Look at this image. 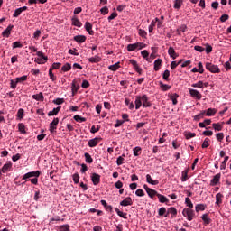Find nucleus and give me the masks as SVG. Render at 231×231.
Segmentation results:
<instances>
[{
	"label": "nucleus",
	"mask_w": 231,
	"mask_h": 231,
	"mask_svg": "<svg viewBox=\"0 0 231 231\" xmlns=\"http://www.w3.org/2000/svg\"><path fill=\"white\" fill-rule=\"evenodd\" d=\"M221 180V173L216 174L213 179L210 180L211 187H216L217 184L219 183Z\"/></svg>",
	"instance_id": "nucleus-9"
},
{
	"label": "nucleus",
	"mask_w": 231,
	"mask_h": 231,
	"mask_svg": "<svg viewBox=\"0 0 231 231\" xmlns=\"http://www.w3.org/2000/svg\"><path fill=\"white\" fill-rule=\"evenodd\" d=\"M15 48H23V43L21 42H13V50H15Z\"/></svg>",
	"instance_id": "nucleus-61"
},
{
	"label": "nucleus",
	"mask_w": 231,
	"mask_h": 231,
	"mask_svg": "<svg viewBox=\"0 0 231 231\" xmlns=\"http://www.w3.org/2000/svg\"><path fill=\"white\" fill-rule=\"evenodd\" d=\"M189 91L190 97H192L193 98H197V100H201L202 95L201 93H199V91L192 88H189Z\"/></svg>",
	"instance_id": "nucleus-6"
},
{
	"label": "nucleus",
	"mask_w": 231,
	"mask_h": 231,
	"mask_svg": "<svg viewBox=\"0 0 231 231\" xmlns=\"http://www.w3.org/2000/svg\"><path fill=\"white\" fill-rule=\"evenodd\" d=\"M161 66H162V59H157L154 61V70L155 71H160Z\"/></svg>",
	"instance_id": "nucleus-28"
},
{
	"label": "nucleus",
	"mask_w": 231,
	"mask_h": 231,
	"mask_svg": "<svg viewBox=\"0 0 231 231\" xmlns=\"http://www.w3.org/2000/svg\"><path fill=\"white\" fill-rule=\"evenodd\" d=\"M89 86H91V84H89V81L83 80V82L81 84V88H83V89H88V88H89Z\"/></svg>",
	"instance_id": "nucleus-60"
},
{
	"label": "nucleus",
	"mask_w": 231,
	"mask_h": 231,
	"mask_svg": "<svg viewBox=\"0 0 231 231\" xmlns=\"http://www.w3.org/2000/svg\"><path fill=\"white\" fill-rule=\"evenodd\" d=\"M223 203V194L217 193L216 195V205H221Z\"/></svg>",
	"instance_id": "nucleus-29"
},
{
	"label": "nucleus",
	"mask_w": 231,
	"mask_h": 231,
	"mask_svg": "<svg viewBox=\"0 0 231 231\" xmlns=\"http://www.w3.org/2000/svg\"><path fill=\"white\" fill-rule=\"evenodd\" d=\"M134 156H140L142 154V148L140 146H136L133 149Z\"/></svg>",
	"instance_id": "nucleus-39"
},
{
	"label": "nucleus",
	"mask_w": 231,
	"mask_h": 231,
	"mask_svg": "<svg viewBox=\"0 0 231 231\" xmlns=\"http://www.w3.org/2000/svg\"><path fill=\"white\" fill-rule=\"evenodd\" d=\"M146 192H147L149 198H152V199L154 198V196H158V194H159L158 191H156L151 188Z\"/></svg>",
	"instance_id": "nucleus-32"
},
{
	"label": "nucleus",
	"mask_w": 231,
	"mask_h": 231,
	"mask_svg": "<svg viewBox=\"0 0 231 231\" xmlns=\"http://www.w3.org/2000/svg\"><path fill=\"white\" fill-rule=\"evenodd\" d=\"M10 167H12V163H5L3 167H2V172L6 173L8 172V169H10Z\"/></svg>",
	"instance_id": "nucleus-48"
},
{
	"label": "nucleus",
	"mask_w": 231,
	"mask_h": 231,
	"mask_svg": "<svg viewBox=\"0 0 231 231\" xmlns=\"http://www.w3.org/2000/svg\"><path fill=\"white\" fill-rule=\"evenodd\" d=\"M205 208H207V205H205V204H197L195 207L196 212H201V211L205 210Z\"/></svg>",
	"instance_id": "nucleus-30"
},
{
	"label": "nucleus",
	"mask_w": 231,
	"mask_h": 231,
	"mask_svg": "<svg viewBox=\"0 0 231 231\" xmlns=\"http://www.w3.org/2000/svg\"><path fill=\"white\" fill-rule=\"evenodd\" d=\"M86 36L85 35H76L74 36V41L76 42H79L80 44H82V42H86Z\"/></svg>",
	"instance_id": "nucleus-17"
},
{
	"label": "nucleus",
	"mask_w": 231,
	"mask_h": 231,
	"mask_svg": "<svg viewBox=\"0 0 231 231\" xmlns=\"http://www.w3.org/2000/svg\"><path fill=\"white\" fill-rule=\"evenodd\" d=\"M32 98L34 100H38L40 102H42L44 100V96L42 95V92H40L39 94L33 95Z\"/></svg>",
	"instance_id": "nucleus-26"
},
{
	"label": "nucleus",
	"mask_w": 231,
	"mask_h": 231,
	"mask_svg": "<svg viewBox=\"0 0 231 231\" xmlns=\"http://www.w3.org/2000/svg\"><path fill=\"white\" fill-rule=\"evenodd\" d=\"M134 50H137L136 49V43L127 45V51H134Z\"/></svg>",
	"instance_id": "nucleus-55"
},
{
	"label": "nucleus",
	"mask_w": 231,
	"mask_h": 231,
	"mask_svg": "<svg viewBox=\"0 0 231 231\" xmlns=\"http://www.w3.org/2000/svg\"><path fill=\"white\" fill-rule=\"evenodd\" d=\"M182 5H183V0H175L173 8H175L176 10H180V8H181Z\"/></svg>",
	"instance_id": "nucleus-31"
},
{
	"label": "nucleus",
	"mask_w": 231,
	"mask_h": 231,
	"mask_svg": "<svg viewBox=\"0 0 231 231\" xmlns=\"http://www.w3.org/2000/svg\"><path fill=\"white\" fill-rule=\"evenodd\" d=\"M135 194H136L137 196H139L140 198L145 196V192H143V189H138L135 191Z\"/></svg>",
	"instance_id": "nucleus-62"
},
{
	"label": "nucleus",
	"mask_w": 231,
	"mask_h": 231,
	"mask_svg": "<svg viewBox=\"0 0 231 231\" xmlns=\"http://www.w3.org/2000/svg\"><path fill=\"white\" fill-rule=\"evenodd\" d=\"M98 131H100V125H97V127H95V125H92L90 129V133H92V134H95V133H98Z\"/></svg>",
	"instance_id": "nucleus-54"
},
{
	"label": "nucleus",
	"mask_w": 231,
	"mask_h": 231,
	"mask_svg": "<svg viewBox=\"0 0 231 231\" xmlns=\"http://www.w3.org/2000/svg\"><path fill=\"white\" fill-rule=\"evenodd\" d=\"M49 77L52 80V82H55L57 80V77L53 74V69H49Z\"/></svg>",
	"instance_id": "nucleus-46"
},
{
	"label": "nucleus",
	"mask_w": 231,
	"mask_h": 231,
	"mask_svg": "<svg viewBox=\"0 0 231 231\" xmlns=\"http://www.w3.org/2000/svg\"><path fill=\"white\" fill-rule=\"evenodd\" d=\"M201 219L204 221L205 225H210V223H212V219L208 217V214L202 215Z\"/></svg>",
	"instance_id": "nucleus-22"
},
{
	"label": "nucleus",
	"mask_w": 231,
	"mask_h": 231,
	"mask_svg": "<svg viewBox=\"0 0 231 231\" xmlns=\"http://www.w3.org/2000/svg\"><path fill=\"white\" fill-rule=\"evenodd\" d=\"M146 181L150 183V185H158V183H160L158 180H153L149 174L146 175Z\"/></svg>",
	"instance_id": "nucleus-23"
},
{
	"label": "nucleus",
	"mask_w": 231,
	"mask_h": 231,
	"mask_svg": "<svg viewBox=\"0 0 231 231\" xmlns=\"http://www.w3.org/2000/svg\"><path fill=\"white\" fill-rule=\"evenodd\" d=\"M191 88H199L200 89H202V88H203V81H198L197 83L192 84Z\"/></svg>",
	"instance_id": "nucleus-56"
},
{
	"label": "nucleus",
	"mask_w": 231,
	"mask_h": 231,
	"mask_svg": "<svg viewBox=\"0 0 231 231\" xmlns=\"http://www.w3.org/2000/svg\"><path fill=\"white\" fill-rule=\"evenodd\" d=\"M85 30L89 33V35H94L93 25L89 22H86Z\"/></svg>",
	"instance_id": "nucleus-16"
},
{
	"label": "nucleus",
	"mask_w": 231,
	"mask_h": 231,
	"mask_svg": "<svg viewBox=\"0 0 231 231\" xmlns=\"http://www.w3.org/2000/svg\"><path fill=\"white\" fill-rule=\"evenodd\" d=\"M57 125H59V118L56 117L53 121L50 124L49 131L50 133H55L57 131Z\"/></svg>",
	"instance_id": "nucleus-5"
},
{
	"label": "nucleus",
	"mask_w": 231,
	"mask_h": 231,
	"mask_svg": "<svg viewBox=\"0 0 231 231\" xmlns=\"http://www.w3.org/2000/svg\"><path fill=\"white\" fill-rule=\"evenodd\" d=\"M60 231H69V225H62L59 226Z\"/></svg>",
	"instance_id": "nucleus-58"
},
{
	"label": "nucleus",
	"mask_w": 231,
	"mask_h": 231,
	"mask_svg": "<svg viewBox=\"0 0 231 231\" xmlns=\"http://www.w3.org/2000/svg\"><path fill=\"white\" fill-rule=\"evenodd\" d=\"M60 108H61L60 106L53 108L52 111H50L48 113V116H55L59 115V111H60Z\"/></svg>",
	"instance_id": "nucleus-24"
},
{
	"label": "nucleus",
	"mask_w": 231,
	"mask_h": 231,
	"mask_svg": "<svg viewBox=\"0 0 231 231\" xmlns=\"http://www.w3.org/2000/svg\"><path fill=\"white\" fill-rule=\"evenodd\" d=\"M217 110L215 108H208L205 113L206 116H214L216 115Z\"/></svg>",
	"instance_id": "nucleus-37"
},
{
	"label": "nucleus",
	"mask_w": 231,
	"mask_h": 231,
	"mask_svg": "<svg viewBox=\"0 0 231 231\" xmlns=\"http://www.w3.org/2000/svg\"><path fill=\"white\" fill-rule=\"evenodd\" d=\"M117 216H119V217H123V219H127V213H124L122 211H120V209H118L117 208H115Z\"/></svg>",
	"instance_id": "nucleus-33"
},
{
	"label": "nucleus",
	"mask_w": 231,
	"mask_h": 231,
	"mask_svg": "<svg viewBox=\"0 0 231 231\" xmlns=\"http://www.w3.org/2000/svg\"><path fill=\"white\" fill-rule=\"evenodd\" d=\"M185 204L189 208H194V204H192V201L189 197L185 199Z\"/></svg>",
	"instance_id": "nucleus-49"
},
{
	"label": "nucleus",
	"mask_w": 231,
	"mask_h": 231,
	"mask_svg": "<svg viewBox=\"0 0 231 231\" xmlns=\"http://www.w3.org/2000/svg\"><path fill=\"white\" fill-rule=\"evenodd\" d=\"M72 24L73 26H77L78 28L82 27V23L80 22V20H79V18H77V16L72 17Z\"/></svg>",
	"instance_id": "nucleus-18"
},
{
	"label": "nucleus",
	"mask_w": 231,
	"mask_h": 231,
	"mask_svg": "<svg viewBox=\"0 0 231 231\" xmlns=\"http://www.w3.org/2000/svg\"><path fill=\"white\" fill-rule=\"evenodd\" d=\"M18 129L22 134H26V126H24V124L19 123Z\"/></svg>",
	"instance_id": "nucleus-35"
},
{
	"label": "nucleus",
	"mask_w": 231,
	"mask_h": 231,
	"mask_svg": "<svg viewBox=\"0 0 231 231\" xmlns=\"http://www.w3.org/2000/svg\"><path fill=\"white\" fill-rule=\"evenodd\" d=\"M210 146V139L206 138L202 143V149H207V147Z\"/></svg>",
	"instance_id": "nucleus-45"
},
{
	"label": "nucleus",
	"mask_w": 231,
	"mask_h": 231,
	"mask_svg": "<svg viewBox=\"0 0 231 231\" xmlns=\"http://www.w3.org/2000/svg\"><path fill=\"white\" fill-rule=\"evenodd\" d=\"M129 64L133 65L134 69H135L136 72L139 73V75H142V68L138 66V62L134 60H129Z\"/></svg>",
	"instance_id": "nucleus-8"
},
{
	"label": "nucleus",
	"mask_w": 231,
	"mask_h": 231,
	"mask_svg": "<svg viewBox=\"0 0 231 231\" xmlns=\"http://www.w3.org/2000/svg\"><path fill=\"white\" fill-rule=\"evenodd\" d=\"M85 162L87 163H93V158L91 157V155L88 152L85 153Z\"/></svg>",
	"instance_id": "nucleus-43"
},
{
	"label": "nucleus",
	"mask_w": 231,
	"mask_h": 231,
	"mask_svg": "<svg viewBox=\"0 0 231 231\" xmlns=\"http://www.w3.org/2000/svg\"><path fill=\"white\" fill-rule=\"evenodd\" d=\"M74 120L76 122H86V118L82 117V116H79V115L74 116Z\"/></svg>",
	"instance_id": "nucleus-53"
},
{
	"label": "nucleus",
	"mask_w": 231,
	"mask_h": 231,
	"mask_svg": "<svg viewBox=\"0 0 231 231\" xmlns=\"http://www.w3.org/2000/svg\"><path fill=\"white\" fill-rule=\"evenodd\" d=\"M21 14H23V11H21L20 8H17V9L14 10L13 17H19V15H21Z\"/></svg>",
	"instance_id": "nucleus-64"
},
{
	"label": "nucleus",
	"mask_w": 231,
	"mask_h": 231,
	"mask_svg": "<svg viewBox=\"0 0 231 231\" xmlns=\"http://www.w3.org/2000/svg\"><path fill=\"white\" fill-rule=\"evenodd\" d=\"M157 198L159 199L160 203H169V199H167V197H165L164 195L162 194H158Z\"/></svg>",
	"instance_id": "nucleus-25"
},
{
	"label": "nucleus",
	"mask_w": 231,
	"mask_h": 231,
	"mask_svg": "<svg viewBox=\"0 0 231 231\" xmlns=\"http://www.w3.org/2000/svg\"><path fill=\"white\" fill-rule=\"evenodd\" d=\"M129 64L133 65L134 69H135L136 72L139 73V75H142V68L138 66V62L134 60H129Z\"/></svg>",
	"instance_id": "nucleus-7"
},
{
	"label": "nucleus",
	"mask_w": 231,
	"mask_h": 231,
	"mask_svg": "<svg viewBox=\"0 0 231 231\" xmlns=\"http://www.w3.org/2000/svg\"><path fill=\"white\" fill-rule=\"evenodd\" d=\"M102 60V58L100 56H94L88 59V61L91 62L92 64H97Z\"/></svg>",
	"instance_id": "nucleus-21"
},
{
	"label": "nucleus",
	"mask_w": 231,
	"mask_h": 231,
	"mask_svg": "<svg viewBox=\"0 0 231 231\" xmlns=\"http://www.w3.org/2000/svg\"><path fill=\"white\" fill-rule=\"evenodd\" d=\"M171 214L172 217H176V216H178V210L176 209V208L171 207L168 209V215Z\"/></svg>",
	"instance_id": "nucleus-27"
},
{
	"label": "nucleus",
	"mask_w": 231,
	"mask_h": 231,
	"mask_svg": "<svg viewBox=\"0 0 231 231\" xmlns=\"http://www.w3.org/2000/svg\"><path fill=\"white\" fill-rule=\"evenodd\" d=\"M17 84H18V81H17L16 78L14 79H11V88H12V89H15L17 88Z\"/></svg>",
	"instance_id": "nucleus-57"
},
{
	"label": "nucleus",
	"mask_w": 231,
	"mask_h": 231,
	"mask_svg": "<svg viewBox=\"0 0 231 231\" xmlns=\"http://www.w3.org/2000/svg\"><path fill=\"white\" fill-rule=\"evenodd\" d=\"M26 80H28V76H22L20 78H16V81L18 82V84L26 82Z\"/></svg>",
	"instance_id": "nucleus-50"
},
{
	"label": "nucleus",
	"mask_w": 231,
	"mask_h": 231,
	"mask_svg": "<svg viewBox=\"0 0 231 231\" xmlns=\"http://www.w3.org/2000/svg\"><path fill=\"white\" fill-rule=\"evenodd\" d=\"M206 69H208V71H210V73L221 72V69H219V67H217V65H214L210 62L206 63Z\"/></svg>",
	"instance_id": "nucleus-3"
},
{
	"label": "nucleus",
	"mask_w": 231,
	"mask_h": 231,
	"mask_svg": "<svg viewBox=\"0 0 231 231\" xmlns=\"http://www.w3.org/2000/svg\"><path fill=\"white\" fill-rule=\"evenodd\" d=\"M124 158H125V154H123L122 156H119L116 160L117 165H124Z\"/></svg>",
	"instance_id": "nucleus-47"
},
{
	"label": "nucleus",
	"mask_w": 231,
	"mask_h": 231,
	"mask_svg": "<svg viewBox=\"0 0 231 231\" xmlns=\"http://www.w3.org/2000/svg\"><path fill=\"white\" fill-rule=\"evenodd\" d=\"M166 213H167V209L163 207L161 208L158 212L159 216H164V217H169V213L167 214Z\"/></svg>",
	"instance_id": "nucleus-34"
},
{
	"label": "nucleus",
	"mask_w": 231,
	"mask_h": 231,
	"mask_svg": "<svg viewBox=\"0 0 231 231\" xmlns=\"http://www.w3.org/2000/svg\"><path fill=\"white\" fill-rule=\"evenodd\" d=\"M71 69V64L66 63L62 66L61 71H69Z\"/></svg>",
	"instance_id": "nucleus-51"
},
{
	"label": "nucleus",
	"mask_w": 231,
	"mask_h": 231,
	"mask_svg": "<svg viewBox=\"0 0 231 231\" xmlns=\"http://www.w3.org/2000/svg\"><path fill=\"white\" fill-rule=\"evenodd\" d=\"M100 140H102V138H98V137H95L94 139H90L88 141V147H97V145H98V142H100Z\"/></svg>",
	"instance_id": "nucleus-12"
},
{
	"label": "nucleus",
	"mask_w": 231,
	"mask_h": 231,
	"mask_svg": "<svg viewBox=\"0 0 231 231\" xmlns=\"http://www.w3.org/2000/svg\"><path fill=\"white\" fill-rule=\"evenodd\" d=\"M229 158H230V157H228V156H226V157H225L224 161L222 162V163H221V165H220V170H221V171H225V170L226 169V163H227Z\"/></svg>",
	"instance_id": "nucleus-36"
},
{
	"label": "nucleus",
	"mask_w": 231,
	"mask_h": 231,
	"mask_svg": "<svg viewBox=\"0 0 231 231\" xmlns=\"http://www.w3.org/2000/svg\"><path fill=\"white\" fill-rule=\"evenodd\" d=\"M41 176V171H34L25 173L22 180H30V178H39Z\"/></svg>",
	"instance_id": "nucleus-4"
},
{
	"label": "nucleus",
	"mask_w": 231,
	"mask_h": 231,
	"mask_svg": "<svg viewBox=\"0 0 231 231\" xmlns=\"http://www.w3.org/2000/svg\"><path fill=\"white\" fill-rule=\"evenodd\" d=\"M160 88L162 91H169V89H171V86L167 85V84H163V82H160Z\"/></svg>",
	"instance_id": "nucleus-41"
},
{
	"label": "nucleus",
	"mask_w": 231,
	"mask_h": 231,
	"mask_svg": "<svg viewBox=\"0 0 231 231\" xmlns=\"http://www.w3.org/2000/svg\"><path fill=\"white\" fill-rule=\"evenodd\" d=\"M72 178H73L74 183L76 184L79 183V181H80V176L79 175V173L73 174Z\"/></svg>",
	"instance_id": "nucleus-59"
},
{
	"label": "nucleus",
	"mask_w": 231,
	"mask_h": 231,
	"mask_svg": "<svg viewBox=\"0 0 231 231\" xmlns=\"http://www.w3.org/2000/svg\"><path fill=\"white\" fill-rule=\"evenodd\" d=\"M212 125H213V129H215V131H222L223 130V126L219 123H214Z\"/></svg>",
	"instance_id": "nucleus-44"
},
{
	"label": "nucleus",
	"mask_w": 231,
	"mask_h": 231,
	"mask_svg": "<svg viewBox=\"0 0 231 231\" xmlns=\"http://www.w3.org/2000/svg\"><path fill=\"white\" fill-rule=\"evenodd\" d=\"M178 97H180L178 94H172L170 96L171 100H172L173 106H176V104H178Z\"/></svg>",
	"instance_id": "nucleus-40"
},
{
	"label": "nucleus",
	"mask_w": 231,
	"mask_h": 231,
	"mask_svg": "<svg viewBox=\"0 0 231 231\" xmlns=\"http://www.w3.org/2000/svg\"><path fill=\"white\" fill-rule=\"evenodd\" d=\"M141 98L143 102V107H151V102H149V97H147V95H143Z\"/></svg>",
	"instance_id": "nucleus-13"
},
{
	"label": "nucleus",
	"mask_w": 231,
	"mask_h": 231,
	"mask_svg": "<svg viewBox=\"0 0 231 231\" xmlns=\"http://www.w3.org/2000/svg\"><path fill=\"white\" fill-rule=\"evenodd\" d=\"M36 54L40 58L35 59L34 62H36L37 64H46V62H48V57L44 56V53H42V51H39Z\"/></svg>",
	"instance_id": "nucleus-1"
},
{
	"label": "nucleus",
	"mask_w": 231,
	"mask_h": 231,
	"mask_svg": "<svg viewBox=\"0 0 231 231\" xmlns=\"http://www.w3.org/2000/svg\"><path fill=\"white\" fill-rule=\"evenodd\" d=\"M168 54L173 60H175L178 57V54L176 53V51L172 47L169 48Z\"/></svg>",
	"instance_id": "nucleus-19"
},
{
	"label": "nucleus",
	"mask_w": 231,
	"mask_h": 231,
	"mask_svg": "<svg viewBox=\"0 0 231 231\" xmlns=\"http://www.w3.org/2000/svg\"><path fill=\"white\" fill-rule=\"evenodd\" d=\"M101 205H103V207H105L106 210H108L109 212H111V210H113V207L107 205V202L106 200H101Z\"/></svg>",
	"instance_id": "nucleus-42"
},
{
	"label": "nucleus",
	"mask_w": 231,
	"mask_h": 231,
	"mask_svg": "<svg viewBox=\"0 0 231 231\" xmlns=\"http://www.w3.org/2000/svg\"><path fill=\"white\" fill-rule=\"evenodd\" d=\"M189 180V171H182V181H187Z\"/></svg>",
	"instance_id": "nucleus-52"
},
{
	"label": "nucleus",
	"mask_w": 231,
	"mask_h": 231,
	"mask_svg": "<svg viewBox=\"0 0 231 231\" xmlns=\"http://www.w3.org/2000/svg\"><path fill=\"white\" fill-rule=\"evenodd\" d=\"M79 89H80V87H79V83H77V80L74 79L71 84L72 95L75 96Z\"/></svg>",
	"instance_id": "nucleus-14"
},
{
	"label": "nucleus",
	"mask_w": 231,
	"mask_h": 231,
	"mask_svg": "<svg viewBox=\"0 0 231 231\" xmlns=\"http://www.w3.org/2000/svg\"><path fill=\"white\" fill-rule=\"evenodd\" d=\"M14 30V25L10 24L7 26L5 30L3 31L2 35L3 37H10V33Z\"/></svg>",
	"instance_id": "nucleus-15"
},
{
	"label": "nucleus",
	"mask_w": 231,
	"mask_h": 231,
	"mask_svg": "<svg viewBox=\"0 0 231 231\" xmlns=\"http://www.w3.org/2000/svg\"><path fill=\"white\" fill-rule=\"evenodd\" d=\"M120 205L121 207H129V205H133V199H131V197H126L120 202Z\"/></svg>",
	"instance_id": "nucleus-11"
},
{
	"label": "nucleus",
	"mask_w": 231,
	"mask_h": 231,
	"mask_svg": "<svg viewBox=\"0 0 231 231\" xmlns=\"http://www.w3.org/2000/svg\"><path fill=\"white\" fill-rule=\"evenodd\" d=\"M205 113H206V111H202L199 115L195 116L194 120H199L200 118H203V116H205Z\"/></svg>",
	"instance_id": "nucleus-63"
},
{
	"label": "nucleus",
	"mask_w": 231,
	"mask_h": 231,
	"mask_svg": "<svg viewBox=\"0 0 231 231\" xmlns=\"http://www.w3.org/2000/svg\"><path fill=\"white\" fill-rule=\"evenodd\" d=\"M120 68V62L115 63L114 65H110L108 67V69H110V71H117V69Z\"/></svg>",
	"instance_id": "nucleus-38"
},
{
	"label": "nucleus",
	"mask_w": 231,
	"mask_h": 231,
	"mask_svg": "<svg viewBox=\"0 0 231 231\" xmlns=\"http://www.w3.org/2000/svg\"><path fill=\"white\" fill-rule=\"evenodd\" d=\"M142 107V96L135 97V109Z\"/></svg>",
	"instance_id": "nucleus-20"
},
{
	"label": "nucleus",
	"mask_w": 231,
	"mask_h": 231,
	"mask_svg": "<svg viewBox=\"0 0 231 231\" xmlns=\"http://www.w3.org/2000/svg\"><path fill=\"white\" fill-rule=\"evenodd\" d=\"M91 181L93 185H98V183H100V175H98V173H92Z\"/></svg>",
	"instance_id": "nucleus-10"
},
{
	"label": "nucleus",
	"mask_w": 231,
	"mask_h": 231,
	"mask_svg": "<svg viewBox=\"0 0 231 231\" xmlns=\"http://www.w3.org/2000/svg\"><path fill=\"white\" fill-rule=\"evenodd\" d=\"M182 216H184V217H187L188 221H192L196 214L194 213V210L190 208H184L182 211Z\"/></svg>",
	"instance_id": "nucleus-2"
}]
</instances>
